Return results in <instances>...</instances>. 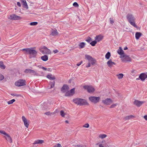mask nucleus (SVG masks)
Segmentation results:
<instances>
[{
  "label": "nucleus",
  "mask_w": 147,
  "mask_h": 147,
  "mask_svg": "<svg viewBox=\"0 0 147 147\" xmlns=\"http://www.w3.org/2000/svg\"><path fill=\"white\" fill-rule=\"evenodd\" d=\"M73 102L78 105H88V103L85 99L80 98H77L73 99Z\"/></svg>",
  "instance_id": "1"
},
{
  "label": "nucleus",
  "mask_w": 147,
  "mask_h": 147,
  "mask_svg": "<svg viewBox=\"0 0 147 147\" xmlns=\"http://www.w3.org/2000/svg\"><path fill=\"white\" fill-rule=\"evenodd\" d=\"M100 99V97L91 96L89 97V99L90 101L94 104H96L98 102Z\"/></svg>",
  "instance_id": "2"
},
{
  "label": "nucleus",
  "mask_w": 147,
  "mask_h": 147,
  "mask_svg": "<svg viewBox=\"0 0 147 147\" xmlns=\"http://www.w3.org/2000/svg\"><path fill=\"white\" fill-rule=\"evenodd\" d=\"M85 58L86 59L88 60L89 62L92 65L95 63L96 60L90 56L86 55H85Z\"/></svg>",
  "instance_id": "3"
},
{
  "label": "nucleus",
  "mask_w": 147,
  "mask_h": 147,
  "mask_svg": "<svg viewBox=\"0 0 147 147\" xmlns=\"http://www.w3.org/2000/svg\"><path fill=\"white\" fill-rule=\"evenodd\" d=\"M26 83L25 80L20 79L15 82V85L18 86H21L26 85Z\"/></svg>",
  "instance_id": "4"
},
{
  "label": "nucleus",
  "mask_w": 147,
  "mask_h": 147,
  "mask_svg": "<svg viewBox=\"0 0 147 147\" xmlns=\"http://www.w3.org/2000/svg\"><path fill=\"white\" fill-rule=\"evenodd\" d=\"M8 19L12 20H21L22 18L15 14H13L10 15Z\"/></svg>",
  "instance_id": "5"
},
{
  "label": "nucleus",
  "mask_w": 147,
  "mask_h": 147,
  "mask_svg": "<svg viewBox=\"0 0 147 147\" xmlns=\"http://www.w3.org/2000/svg\"><path fill=\"white\" fill-rule=\"evenodd\" d=\"M83 88L87 90L88 92L90 93H92L94 92L95 89L94 88L91 86H85Z\"/></svg>",
  "instance_id": "6"
},
{
  "label": "nucleus",
  "mask_w": 147,
  "mask_h": 147,
  "mask_svg": "<svg viewBox=\"0 0 147 147\" xmlns=\"http://www.w3.org/2000/svg\"><path fill=\"white\" fill-rule=\"evenodd\" d=\"M122 61L125 62H130L131 61V59L128 56L124 55L122 56L121 59Z\"/></svg>",
  "instance_id": "7"
},
{
  "label": "nucleus",
  "mask_w": 147,
  "mask_h": 147,
  "mask_svg": "<svg viewBox=\"0 0 147 147\" xmlns=\"http://www.w3.org/2000/svg\"><path fill=\"white\" fill-rule=\"evenodd\" d=\"M126 18L129 22L131 21H135V20L134 17L131 13H128L126 16Z\"/></svg>",
  "instance_id": "8"
},
{
  "label": "nucleus",
  "mask_w": 147,
  "mask_h": 147,
  "mask_svg": "<svg viewBox=\"0 0 147 147\" xmlns=\"http://www.w3.org/2000/svg\"><path fill=\"white\" fill-rule=\"evenodd\" d=\"M102 102L104 104L109 105L113 102L112 100L110 98H107L102 101Z\"/></svg>",
  "instance_id": "9"
},
{
  "label": "nucleus",
  "mask_w": 147,
  "mask_h": 147,
  "mask_svg": "<svg viewBox=\"0 0 147 147\" xmlns=\"http://www.w3.org/2000/svg\"><path fill=\"white\" fill-rule=\"evenodd\" d=\"M22 121H23L25 126L28 128L29 126V123L28 120L24 116H23L22 117Z\"/></svg>",
  "instance_id": "10"
},
{
  "label": "nucleus",
  "mask_w": 147,
  "mask_h": 147,
  "mask_svg": "<svg viewBox=\"0 0 147 147\" xmlns=\"http://www.w3.org/2000/svg\"><path fill=\"white\" fill-rule=\"evenodd\" d=\"M68 90L69 87L66 84H64L62 87L61 90L62 92L65 93Z\"/></svg>",
  "instance_id": "11"
},
{
  "label": "nucleus",
  "mask_w": 147,
  "mask_h": 147,
  "mask_svg": "<svg viewBox=\"0 0 147 147\" xmlns=\"http://www.w3.org/2000/svg\"><path fill=\"white\" fill-rule=\"evenodd\" d=\"M144 102L143 101H141L138 100H136L134 102V104L138 107H140Z\"/></svg>",
  "instance_id": "12"
},
{
  "label": "nucleus",
  "mask_w": 147,
  "mask_h": 147,
  "mask_svg": "<svg viewBox=\"0 0 147 147\" xmlns=\"http://www.w3.org/2000/svg\"><path fill=\"white\" fill-rule=\"evenodd\" d=\"M37 52L35 50L32 49V48L30 49L29 51V54L32 55V57H34L36 56Z\"/></svg>",
  "instance_id": "13"
},
{
  "label": "nucleus",
  "mask_w": 147,
  "mask_h": 147,
  "mask_svg": "<svg viewBox=\"0 0 147 147\" xmlns=\"http://www.w3.org/2000/svg\"><path fill=\"white\" fill-rule=\"evenodd\" d=\"M147 77V75L145 73L141 74L139 76V78L142 81L144 80Z\"/></svg>",
  "instance_id": "14"
},
{
  "label": "nucleus",
  "mask_w": 147,
  "mask_h": 147,
  "mask_svg": "<svg viewBox=\"0 0 147 147\" xmlns=\"http://www.w3.org/2000/svg\"><path fill=\"white\" fill-rule=\"evenodd\" d=\"M4 137L5 139L9 142L11 143L12 142V139L11 137L6 133Z\"/></svg>",
  "instance_id": "15"
},
{
  "label": "nucleus",
  "mask_w": 147,
  "mask_h": 147,
  "mask_svg": "<svg viewBox=\"0 0 147 147\" xmlns=\"http://www.w3.org/2000/svg\"><path fill=\"white\" fill-rule=\"evenodd\" d=\"M20 1L23 5V7L26 9H28V5L26 0H20Z\"/></svg>",
  "instance_id": "16"
},
{
  "label": "nucleus",
  "mask_w": 147,
  "mask_h": 147,
  "mask_svg": "<svg viewBox=\"0 0 147 147\" xmlns=\"http://www.w3.org/2000/svg\"><path fill=\"white\" fill-rule=\"evenodd\" d=\"M107 64L109 67H112L113 65H115L116 63L114 62H112L111 59H110L107 62Z\"/></svg>",
  "instance_id": "17"
},
{
  "label": "nucleus",
  "mask_w": 147,
  "mask_h": 147,
  "mask_svg": "<svg viewBox=\"0 0 147 147\" xmlns=\"http://www.w3.org/2000/svg\"><path fill=\"white\" fill-rule=\"evenodd\" d=\"M117 53L121 56H123V55H124V51L122 49L121 47H120L119 48V49L117 51Z\"/></svg>",
  "instance_id": "18"
},
{
  "label": "nucleus",
  "mask_w": 147,
  "mask_h": 147,
  "mask_svg": "<svg viewBox=\"0 0 147 147\" xmlns=\"http://www.w3.org/2000/svg\"><path fill=\"white\" fill-rule=\"evenodd\" d=\"M55 82L53 81V82H49V86H48V89H51L53 88L55 86Z\"/></svg>",
  "instance_id": "19"
},
{
  "label": "nucleus",
  "mask_w": 147,
  "mask_h": 147,
  "mask_svg": "<svg viewBox=\"0 0 147 147\" xmlns=\"http://www.w3.org/2000/svg\"><path fill=\"white\" fill-rule=\"evenodd\" d=\"M46 77L51 80H54L55 79V76L51 74L47 75Z\"/></svg>",
  "instance_id": "20"
},
{
  "label": "nucleus",
  "mask_w": 147,
  "mask_h": 147,
  "mask_svg": "<svg viewBox=\"0 0 147 147\" xmlns=\"http://www.w3.org/2000/svg\"><path fill=\"white\" fill-rule=\"evenodd\" d=\"M95 40L97 42L100 41L103 38V36L100 35L96 36L95 38Z\"/></svg>",
  "instance_id": "21"
},
{
  "label": "nucleus",
  "mask_w": 147,
  "mask_h": 147,
  "mask_svg": "<svg viewBox=\"0 0 147 147\" xmlns=\"http://www.w3.org/2000/svg\"><path fill=\"white\" fill-rule=\"evenodd\" d=\"M43 49H44V51L45 52V53L47 54H49L51 53V51L48 49L47 47H44Z\"/></svg>",
  "instance_id": "22"
},
{
  "label": "nucleus",
  "mask_w": 147,
  "mask_h": 147,
  "mask_svg": "<svg viewBox=\"0 0 147 147\" xmlns=\"http://www.w3.org/2000/svg\"><path fill=\"white\" fill-rule=\"evenodd\" d=\"M44 141L41 140H35L34 143H33V144H42L44 143Z\"/></svg>",
  "instance_id": "23"
},
{
  "label": "nucleus",
  "mask_w": 147,
  "mask_h": 147,
  "mask_svg": "<svg viewBox=\"0 0 147 147\" xmlns=\"http://www.w3.org/2000/svg\"><path fill=\"white\" fill-rule=\"evenodd\" d=\"M41 58L42 60L45 61L48 60V56L47 55H44L42 56L41 57Z\"/></svg>",
  "instance_id": "24"
},
{
  "label": "nucleus",
  "mask_w": 147,
  "mask_h": 147,
  "mask_svg": "<svg viewBox=\"0 0 147 147\" xmlns=\"http://www.w3.org/2000/svg\"><path fill=\"white\" fill-rule=\"evenodd\" d=\"M142 34L140 32H137L135 34L136 38L137 39H138L141 36Z\"/></svg>",
  "instance_id": "25"
},
{
  "label": "nucleus",
  "mask_w": 147,
  "mask_h": 147,
  "mask_svg": "<svg viewBox=\"0 0 147 147\" xmlns=\"http://www.w3.org/2000/svg\"><path fill=\"white\" fill-rule=\"evenodd\" d=\"M58 33L56 30H55L51 32V34L53 36H55L57 35Z\"/></svg>",
  "instance_id": "26"
},
{
  "label": "nucleus",
  "mask_w": 147,
  "mask_h": 147,
  "mask_svg": "<svg viewBox=\"0 0 147 147\" xmlns=\"http://www.w3.org/2000/svg\"><path fill=\"white\" fill-rule=\"evenodd\" d=\"M85 39L86 41H87L88 43H90L92 40V38L89 36H88Z\"/></svg>",
  "instance_id": "27"
},
{
  "label": "nucleus",
  "mask_w": 147,
  "mask_h": 147,
  "mask_svg": "<svg viewBox=\"0 0 147 147\" xmlns=\"http://www.w3.org/2000/svg\"><path fill=\"white\" fill-rule=\"evenodd\" d=\"M111 56L110 53L108 52L105 55V57L106 59H109Z\"/></svg>",
  "instance_id": "28"
},
{
  "label": "nucleus",
  "mask_w": 147,
  "mask_h": 147,
  "mask_svg": "<svg viewBox=\"0 0 147 147\" xmlns=\"http://www.w3.org/2000/svg\"><path fill=\"white\" fill-rule=\"evenodd\" d=\"M85 45V43L82 42L79 44V46L80 47V48H83L84 47Z\"/></svg>",
  "instance_id": "29"
},
{
  "label": "nucleus",
  "mask_w": 147,
  "mask_h": 147,
  "mask_svg": "<svg viewBox=\"0 0 147 147\" xmlns=\"http://www.w3.org/2000/svg\"><path fill=\"white\" fill-rule=\"evenodd\" d=\"M129 22L131 25L133 26L134 27L136 28H137V26L135 24V21H131Z\"/></svg>",
  "instance_id": "30"
},
{
  "label": "nucleus",
  "mask_w": 147,
  "mask_h": 147,
  "mask_svg": "<svg viewBox=\"0 0 147 147\" xmlns=\"http://www.w3.org/2000/svg\"><path fill=\"white\" fill-rule=\"evenodd\" d=\"M105 142V141H102V142L101 143L99 142L97 143L96 145H98V147H104L103 145L102 144V143L103 144V143Z\"/></svg>",
  "instance_id": "31"
},
{
  "label": "nucleus",
  "mask_w": 147,
  "mask_h": 147,
  "mask_svg": "<svg viewBox=\"0 0 147 147\" xmlns=\"http://www.w3.org/2000/svg\"><path fill=\"white\" fill-rule=\"evenodd\" d=\"M97 43V41L96 40H94L92 41H91L90 44L91 45L93 46H94Z\"/></svg>",
  "instance_id": "32"
},
{
  "label": "nucleus",
  "mask_w": 147,
  "mask_h": 147,
  "mask_svg": "<svg viewBox=\"0 0 147 147\" xmlns=\"http://www.w3.org/2000/svg\"><path fill=\"white\" fill-rule=\"evenodd\" d=\"M0 67L1 69H5V66L2 62H0Z\"/></svg>",
  "instance_id": "33"
},
{
  "label": "nucleus",
  "mask_w": 147,
  "mask_h": 147,
  "mask_svg": "<svg viewBox=\"0 0 147 147\" xmlns=\"http://www.w3.org/2000/svg\"><path fill=\"white\" fill-rule=\"evenodd\" d=\"M119 79H121L123 76V75L122 74H120L117 75Z\"/></svg>",
  "instance_id": "34"
},
{
  "label": "nucleus",
  "mask_w": 147,
  "mask_h": 147,
  "mask_svg": "<svg viewBox=\"0 0 147 147\" xmlns=\"http://www.w3.org/2000/svg\"><path fill=\"white\" fill-rule=\"evenodd\" d=\"M55 113V112H54L53 113H51L50 112L48 111V112L45 113V114L46 115L49 116V115H52V114L53 115V114H54Z\"/></svg>",
  "instance_id": "35"
},
{
  "label": "nucleus",
  "mask_w": 147,
  "mask_h": 147,
  "mask_svg": "<svg viewBox=\"0 0 147 147\" xmlns=\"http://www.w3.org/2000/svg\"><path fill=\"white\" fill-rule=\"evenodd\" d=\"M107 136V135L104 134H101L99 136V137L102 139H103L106 138Z\"/></svg>",
  "instance_id": "36"
},
{
  "label": "nucleus",
  "mask_w": 147,
  "mask_h": 147,
  "mask_svg": "<svg viewBox=\"0 0 147 147\" xmlns=\"http://www.w3.org/2000/svg\"><path fill=\"white\" fill-rule=\"evenodd\" d=\"M30 74L34 75H37V73L36 72L32 69L31 70Z\"/></svg>",
  "instance_id": "37"
},
{
  "label": "nucleus",
  "mask_w": 147,
  "mask_h": 147,
  "mask_svg": "<svg viewBox=\"0 0 147 147\" xmlns=\"http://www.w3.org/2000/svg\"><path fill=\"white\" fill-rule=\"evenodd\" d=\"M133 117V116L132 115L127 116L125 117L124 119H125V120L129 119L132 118V117Z\"/></svg>",
  "instance_id": "38"
},
{
  "label": "nucleus",
  "mask_w": 147,
  "mask_h": 147,
  "mask_svg": "<svg viewBox=\"0 0 147 147\" xmlns=\"http://www.w3.org/2000/svg\"><path fill=\"white\" fill-rule=\"evenodd\" d=\"M15 100L14 99H13L8 101L7 103L8 104H11L15 102Z\"/></svg>",
  "instance_id": "39"
},
{
  "label": "nucleus",
  "mask_w": 147,
  "mask_h": 147,
  "mask_svg": "<svg viewBox=\"0 0 147 147\" xmlns=\"http://www.w3.org/2000/svg\"><path fill=\"white\" fill-rule=\"evenodd\" d=\"M38 22H33L30 23V25L31 26H35L37 24Z\"/></svg>",
  "instance_id": "40"
},
{
  "label": "nucleus",
  "mask_w": 147,
  "mask_h": 147,
  "mask_svg": "<svg viewBox=\"0 0 147 147\" xmlns=\"http://www.w3.org/2000/svg\"><path fill=\"white\" fill-rule=\"evenodd\" d=\"M73 146H74V147H76V146L79 147H87L86 145H73Z\"/></svg>",
  "instance_id": "41"
},
{
  "label": "nucleus",
  "mask_w": 147,
  "mask_h": 147,
  "mask_svg": "<svg viewBox=\"0 0 147 147\" xmlns=\"http://www.w3.org/2000/svg\"><path fill=\"white\" fill-rule=\"evenodd\" d=\"M74 90H75L74 88H73L72 89H71L69 91V92H70V93L72 95L74 93Z\"/></svg>",
  "instance_id": "42"
},
{
  "label": "nucleus",
  "mask_w": 147,
  "mask_h": 147,
  "mask_svg": "<svg viewBox=\"0 0 147 147\" xmlns=\"http://www.w3.org/2000/svg\"><path fill=\"white\" fill-rule=\"evenodd\" d=\"M32 69H26L24 71V72L26 73H30Z\"/></svg>",
  "instance_id": "43"
},
{
  "label": "nucleus",
  "mask_w": 147,
  "mask_h": 147,
  "mask_svg": "<svg viewBox=\"0 0 147 147\" xmlns=\"http://www.w3.org/2000/svg\"><path fill=\"white\" fill-rule=\"evenodd\" d=\"M65 113L64 111L63 110L61 111H60V115L62 117H64L65 115Z\"/></svg>",
  "instance_id": "44"
},
{
  "label": "nucleus",
  "mask_w": 147,
  "mask_h": 147,
  "mask_svg": "<svg viewBox=\"0 0 147 147\" xmlns=\"http://www.w3.org/2000/svg\"><path fill=\"white\" fill-rule=\"evenodd\" d=\"M72 95L71 94L70 92L69 91H68L67 92H66L65 94V96H69Z\"/></svg>",
  "instance_id": "45"
},
{
  "label": "nucleus",
  "mask_w": 147,
  "mask_h": 147,
  "mask_svg": "<svg viewBox=\"0 0 147 147\" xmlns=\"http://www.w3.org/2000/svg\"><path fill=\"white\" fill-rule=\"evenodd\" d=\"M109 20L111 24H113L114 23V20H113V18H110Z\"/></svg>",
  "instance_id": "46"
},
{
  "label": "nucleus",
  "mask_w": 147,
  "mask_h": 147,
  "mask_svg": "<svg viewBox=\"0 0 147 147\" xmlns=\"http://www.w3.org/2000/svg\"><path fill=\"white\" fill-rule=\"evenodd\" d=\"M118 104L117 103L115 104H113L111 105V106L110 107V108H113L115 107Z\"/></svg>",
  "instance_id": "47"
},
{
  "label": "nucleus",
  "mask_w": 147,
  "mask_h": 147,
  "mask_svg": "<svg viewBox=\"0 0 147 147\" xmlns=\"http://www.w3.org/2000/svg\"><path fill=\"white\" fill-rule=\"evenodd\" d=\"M53 147H62L61 145V144H58L55 145Z\"/></svg>",
  "instance_id": "48"
},
{
  "label": "nucleus",
  "mask_w": 147,
  "mask_h": 147,
  "mask_svg": "<svg viewBox=\"0 0 147 147\" xmlns=\"http://www.w3.org/2000/svg\"><path fill=\"white\" fill-rule=\"evenodd\" d=\"M73 5L75 7H77L78 6V5L77 3L75 2L73 3Z\"/></svg>",
  "instance_id": "49"
},
{
  "label": "nucleus",
  "mask_w": 147,
  "mask_h": 147,
  "mask_svg": "<svg viewBox=\"0 0 147 147\" xmlns=\"http://www.w3.org/2000/svg\"><path fill=\"white\" fill-rule=\"evenodd\" d=\"M89 125L88 123H86L83 125V127L86 128H88L89 127Z\"/></svg>",
  "instance_id": "50"
},
{
  "label": "nucleus",
  "mask_w": 147,
  "mask_h": 147,
  "mask_svg": "<svg viewBox=\"0 0 147 147\" xmlns=\"http://www.w3.org/2000/svg\"><path fill=\"white\" fill-rule=\"evenodd\" d=\"M4 78V76L0 74V80H2Z\"/></svg>",
  "instance_id": "51"
},
{
  "label": "nucleus",
  "mask_w": 147,
  "mask_h": 147,
  "mask_svg": "<svg viewBox=\"0 0 147 147\" xmlns=\"http://www.w3.org/2000/svg\"><path fill=\"white\" fill-rule=\"evenodd\" d=\"M0 133H1L2 134L4 135L5 136L6 134V133L5 131L0 130Z\"/></svg>",
  "instance_id": "52"
},
{
  "label": "nucleus",
  "mask_w": 147,
  "mask_h": 147,
  "mask_svg": "<svg viewBox=\"0 0 147 147\" xmlns=\"http://www.w3.org/2000/svg\"><path fill=\"white\" fill-rule=\"evenodd\" d=\"M30 49H23L22 50L23 51H26L27 52H28V53H29V51L30 50Z\"/></svg>",
  "instance_id": "53"
},
{
  "label": "nucleus",
  "mask_w": 147,
  "mask_h": 147,
  "mask_svg": "<svg viewBox=\"0 0 147 147\" xmlns=\"http://www.w3.org/2000/svg\"><path fill=\"white\" fill-rule=\"evenodd\" d=\"M90 62H89L88 63V65L87 66H86V67H90Z\"/></svg>",
  "instance_id": "54"
},
{
  "label": "nucleus",
  "mask_w": 147,
  "mask_h": 147,
  "mask_svg": "<svg viewBox=\"0 0 147 147\" xmlns=\"http://www.w3.org/2000/svg\"><path fill=\"white\" fill-rule=\"evenodd\" d=\"M41 68H42L43 70H47V68H46L42 66L41 67Z\"/></svg>",
  "instance_id": "55"
},
{
  "label": "nucleus",
  "mask_w": 147,
  "mask_h": 147,
  "mask_svg": "<svg viewBox=\"0 0 147 147\" xmlns=\"http://www.w3.org/2000/svg\"><path fill=\"white\" fill-rule=\"evenodd\" d=\"M17 5L19 7H20L21 6L20 3V2H17Z\"/></svg>",
  "instance_id": "56"
},
{
  "label": "nucleus",
  "mask_w": 147,
  "mask_h": 147,
  "mask_svg": "<svg viewBox=\"0 0 147 147\" xmlns=\"http://www.w3.org/2000/svg\"><path fill=\"white\" fill-rule=\"evenodd\" d=\"M54 53H57L58 52V51L57 50H54L53 51Z\"/></svg>",
  "instance_id": "57"
},
{
  "label": "nucleus",
  "mask_w": 147,
  "mask_h": 147,
  "mask_svg": "<svg viewBox=\"0 0 147 147\" xmlns=\"http://www.w3.org/2000/svg\"><path fill=\"white\" fill-rule=\"evenodd\" d=\"M144 118L146 120H147V115L144 116Z\"/></svg>",
  "instance_id": "58"
},
{
  "label": "nucleus",
  "mask_w": 147,
  "mask_h": 147,
  "mask_svg": "<svg viewBox=\"0 0 147 147\" xmlns=\"http://www.w3.org/2000/svg\"><path fill=\"white\" fill-rule=\"evenodd\" d=\"M36 66L38 67H39L40 68H41V67H42L41 65H36Z\"/></svg>",
  "instance_id": "59"
},
{
  "label": "nucleus",
  "mask_w": 147,
  "mask_h": 147,
  "mask_svg": "<svg viewBox=\"0 0 147 147\" xmlns=\"http://www.w3.org/2000/svg\"><path fill=\"white\" fill-rule=\"evenodd\" d=\"M20 96V95L17 94H15V96H16L17 97H18Z\"/></svg>",
  "instance_id": "60"
},
{
  "label": "nucleus",
  "mask_w": 147,
  "mask_h": 147,
  "mask_svg": "<svg viewBox=\"0 0 147 147\" xmlns=\"http://www.w3.org/2000/svg\"><path fill=\"white\" fill-rule=\"evenodd\" d=\"M127 49H128L127 47H125L124 48V50H126Z\"/></svg>",
  "instance_id": "61"
},
{
  "label": "nucleus",
  "mask_w": 147,
  "mask_h": 147,
  "mask_svg": "<svg viewBox=\"0 0 147 147\" xmlns=\"http://www.w3.org/2000/svg\"><path fill=\"white\" fill-rule=\"evenodd\" d=\"M80 65H81V64H80V63H78L77 64V65L78 66H80Z\"/></svg>",
  "instance_id": "62"
},
{
  "label": "nucleus",
  "mask_w": 147,
  "mask_h": 147,
  "mask_svg": "<svg viewBox=\"0 0 147 147\" xmlns=\"http://www.w3.org/2000/svg\"><path fill=\"white\" fill-rule=\"evenodd\" d=\"M11 95L12 96H15V94H11Z\"/></svg>",
  "instance_id": "63"
},
{
  "label": "nucleus",
  "mask_w": 147,
  "mask_h": 147,
  "mask_svg": "<svg viewBox=\"0 0 147 147\" xmlns=\"http://www.w3.org/2000/svg\"><path fill=\"white\" fill-rule=\"evenodd\" d=\"M65 122L67 123H68V121H67V120H66L65 121Z\"/></svg>",
  "instance_id": "64"
}]
</instances>
